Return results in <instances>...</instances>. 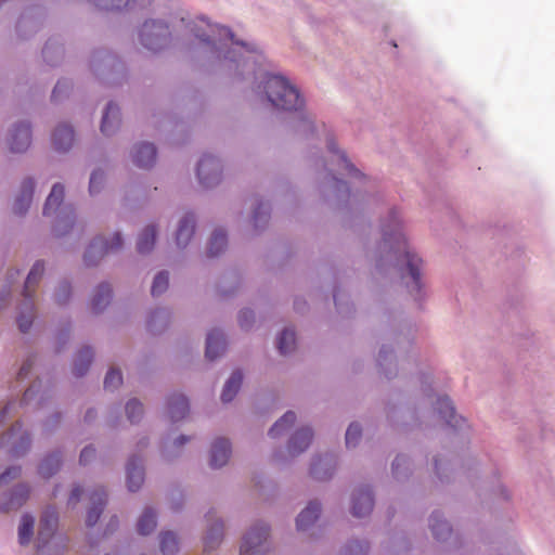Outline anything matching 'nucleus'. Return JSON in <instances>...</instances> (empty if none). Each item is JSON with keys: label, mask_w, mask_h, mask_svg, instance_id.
Instances as JSON below:
<instances>
[{"label": "nucleus", "mask_w": 555, "mask_h": 555, "mask_svg": "<svg viewBox=\"0 0 555 555\" xmlns=\"http://www.w3.org/2000/svg\"><path fill=\"white\" fill-rule=\"evenodd\" d=\"M199 22L201 25L193 24V26L190 27V30L201 40V42L207 46L211 53H216L218 59H221L223 49L227 48L229 43L240 46L248 53H257L258 50L255 44H249L244 41H235L233 33L229 28L212 25L203 18H201Z\"/></svg>", "instance_id": "1"}, {"label": "nucleus", "mask_w": 555, "mask_h": 555, "mask_svg": "<svg viewBox=\"0 0 555 555\" xmlns=\"http://www.w3.org/2000/svg\"><path fill=\"white\" fill-rule=\"evenodd\" d=\"M383 241L385 245H389L395 254L402 257L406 262L410 275L413 280L414 287L421 289V273L420 267L422 260L408 248L406 241L400 229V221L396 211H391L390 224L383 227Z\"/></svg>", "instance_id": "2"}, {"label": "nucleus", "mask_w": 555, "mask_h": 555, "mask_svg": "<svg viewBox=\"0 0 555 555\" xmlns=\"http://www.w3.org/2000/svg\"><path fill=\"white\" fill-rule=\"evenodd\" d=\"M264 91L269 102L279 109L297 111L302 104L299 91L289 81L279 75H268Z\"/></svg>", "instance_id": "3"}, {"label": "nucleus", "mask_w": 555, "mask_h": 555, "mask_svg": "<svg viewBox=\"0 0 555 555\" xmlns=\"http://www.w3.org/2000/svg\"><path fill=\"white\" fill-rule=\"evenodd\" d=\"M43 271H44L43 262L36 261L25 281L23 294H24L25 300L27 301L25 304L26 308L29 310L30 313L28 317L21 314L17 319L18 327H20L21 332H23V333H26L31 326L33 310H34L33 297L36 292V287L42 278Z\"/></svg>", "instance_id": "4"}, {"label": "nucleus", "mask_w": 555, "mask_h": 555, "mask_svg": "<svg viewBox=\"0 0 555 555\" xmlns=\"http://www.w3.org/2000/svg\"><path fill=\"white\" fill-rule=\"evenodd\" d=\"M168 26L157 21H146L139 33L141 43L151 51L162 50L169 41Z\"/></svg>", "instance_id": "5"}, {"label": "nucleus", "mask_w": 555, "mask_h": 555, "mask_svg": "<svg viewBox=\"0 0 555 555\" xmlns=\"http://www.w3.org/2000/svg\"><path fill=\"white\" fill-rule=\"evenodd\" d=\"M121 246L122 240L119 233H115L111 242L104 240L103 237H96L88 246L83 256V261L86 266H94L104 256L119 250Z\"/></svg>", "instance_id": "6"}, {"label": "nucleus", "mask_w": 555, "mask_h": 555, "mask_svg": "<svg viewBox=\"0 0 555 555\" xmlns=\"http://www.w3.org/2000/svg\"><path fill=\"white\" fill-rule=\"evenodd\" d=\"M269 535V528L264 525L253 527L244 537L241 545V555H263V543Z\"/></svg>", "instance_id": "7"}, {"label": "nucleus", "mask_w": 555, "mask_h": 555, "mask_svg": "<svg viewBox=\"0 0 555 555\" xmlns=\"http://www.w3.org/2000/svg\"><path fill=\"white\" fill-rule=\"evenodd\" d=\"M197 177L204 188H212L221 180L220 162L211 155H204L198 162Z\"/></svg>", "instance_id": "8"}, {"label": "nucleus", "mask_w": 555, "mask_h": 555, "mask_svg": "<svg viewBox=\"0 0 555 555\" xmlns=\"http://www.w3.org/2000/svg\"><path fill=\"white\" fill-rule=\"evenodd\" d=\"M30 489L27 485L20 483L0 499V512L10 513L21 508L29 498Z\"/></svg>", "instance_id": "9"}, {"label": "nucleus", "mask_w": 555, "mask_h": 555, "mask_svg": "<svg viewBox=\"0 0 555 555\" xmlns=\"http://www.w3.org/2000/svg\"><path fill=\"white\" fill-rule=\"evenodd\" d=\"M30 142L31 131L28 124H20L12 130L9 139L11 152H25L29 147Z\"/></svg>", "instance_id": "10"}, {"label": "nucleus", "mask_w": 555, "mask_h": 555, "mask_svg": "<svg viewBox=\"0 0 555 555\" xmlns=\"http://www.w3.org/2000/svg\"><path fill=\"white\" fill-rule=\"evenodd\" d=\"M373 505L374 500L371 490L361 488L353 494L351 513L354 517H364L372 512Z\"/></svg>", "instance_id": "11"}, {"label": "nucleus", "mask_w": 555, "mask_h": 555, "mask_svg": "<svg viewBox=\"0 0 555 555\" xmlns=\"http://www.w3.org/2000/svg\"><path fill=\"white\" fill-rule=\"evenodd\" d=\"M56 527L57 514L55 509L49 508L43 513L40 519V528L38 533V550L43 548L46 543H48L49 539L53 535Z\"/></svg>", "instance_id": "12"}, {"label": "nucleus", "mask_w": 555, "mask_h": 555, "mask_svg": "<svg viewBox=\"0 0 555 555\" xmlns=\"http://www.w3.org/2000/svg\"><path fill=\"white\" fill-rule=\"evenodd\" d=\"M231 455V443L228 439H216L211 446L209 464L212 468H219L227 464Z\"/></svg>", "instance_id": "13"}, {"label": "nucleus", "mask_w": 555, "mask_h": 555, "mask_svg": "<svg viewBox=\"0 0 555 555\" xmlns=\"http://www.w3.org/2000/svg\"><path fill=\"white\" fill-rule=\"evenodd\" d=\"M90 501L92 505L88 511L86 522L87 526L92 527L98 522L106 504L107 494L105 490L103 488L94 490L90 494Z\"/></svg>", "instance_id": "14"}, {"label": "nucleus", "mask_w": 555, "mask_h": 555, "mask_svg": "<svg viewBox=\"0 0 555 555\" xmlns=\"http://www.w3.org/2000/svg\"><path fill=\"white\" fill-rule=\"evenodd\" d=\"M21 429H22V425L20 423H16L11 428V430L3 437V439L7 438L8 441L11 442V444H12L11 453L14 456H20V455L25 454V452L30 447V438L27 433H24V434L20 435L18 438H16V431H21ZM0 440H2V438Z\"/></svg>", "instance_id": "15"}, {"label": "nucleus", "mask_w": 555, "mask_h": 555, "mask_svg": "<svg viewBox=\"0 0 555 555\" xmlns=\"http://www.w3.org/2000/svg\"><path fill=\"white\" fill-rule=\"evenodd\" d=\"M133 163L141 168H150L156 160V149L152 143H142L132 152Z\"/></svg>", "instance_id": "16"}, {"label": "nucleus", "mask_w": 555, "mask_h": 555, "mask_svg": "<svg viewBox=\"0 0 555 555\" xmlns=\"http://www.w3.org/2000/svg\"><path fill=\"white\" fill-rule=\"evenodd\" d=\"M35 183L31 179H26L21 186V192L16 197L13 211L16 215H24L30 207L34 195Z\"/></svg>", "instance_id": "17"}, {"label": "nucleus", "mask_w": 555, "mask_h": 555, "mask_svg": "<svg viewBox=\"0 0 555 555\" xmlns=\"http://www.w3.org/2000/svg\"><path fill=\"white\" fill-rule=\"evenodd\" d=\"M120 126V109L114 103H108L101 122V131L105 135H111Z\"/></svg>", "instance_id": "18"}, {"label": "nucleus", "mask_w": 555, "mask_h": 555, "mask_svg": "<svg viewBox=\"0 0 555 555\" xmlns=\"http://www.w3.org/2000/svg\"><path fill=\"white\" fill-rule=\"evenodd\" d=\"M144 481V470L141 461L131 457L127 464V487L129 491L134 492L140 489Z\"/></svg>", "instance_id": "19"}, {"label": "nucleus", "mask_w": 555, "mask_h": 555, "mask_svg": "<svg viewBox=\"0 0 555 555\" xmlns=\"http://www.w3.org/2000/svg\"><path fill=\"white\" fill-rule=\"evenodd\" d=\"M313 433L310 428L297 430L289 440L288 451L292 455H298L304 452L311 443Z\"/></svg>", "instance_id": "20"}, {"label": "nucleus", "mask_w": 555, "mask_h": 555, "mask_svg": "<svg viewBox=\"0 0 555 555\" xmlns=\"http://www.w3.org/2000/svg\"><path fill=\"white\" fill-rule=\"evenodd\" d=\"M189 410V401L183 395H172L168 399V414L172 422L184 418Z\"/></svg>", "instance_id": "21"}, {"label": "nucleus", "mask_w": 555, "mask_h": 555, "mask_svg": "<svg viewBox=\"0 0 555 555\" xmlns=\"http://www.w3.org/2000/svg\"><path fill=\"white\" fill-rule=\"evenodd\" d=\"M52 142L57 151H67L74 142V130L68 125H60L52 134Z\"/></svg>", "instance_id": "22"}, {"label": "nucleus", "mask_w": 555, "mask_h": 555, "mask_svg": "<svg viewBox=\"0 0 555 555\" xmlns=\"http://www.w3.org/2000/svg\"><path fill=\"white\" fill-rule=\"evenodd\" d=\"M225 349L224 337L221 332L214 330L208 333L206 339V358L217 359Z\"/></svg>", "instance_id": "23"}, {"label": "nucleus", "mask_w": 555, "mask_h": 555, "mask_svg": "<svg viewBox=\"0 0 555 555\" xmlns=\"http://www.w3.org/2000/svg\"><path fill=\"white\" fill-rule=\"evenodd\" d=\"M327 149L331 153H333L336 157L337 167L341 173L350 176V177H360L362 173L351 164L344 152L338 151L335 147V142L333 139L327 140Z\"/></svg>", "instance_id": "24"}, {"label": "nucleus", "mask_w": 555, "mask_h": 555, "mask_svg": "<svg viewBox=\"0 0 555 555\" xmlns=\"http://www.w3.org/2000/svg\"><path fill=\"white\" fill-rule=\"evenodd\" d=\"M195 230V219L193 215L184 216L179 224L176 241L180 247H185L192 238Z\"/></svg>", "instance_id": "25"}, {"label": "nucleus", "mask_w": 555, "mask_h": 555, "mask_svg": "<svg viewBox=\"0 0 555 555\" xmlns=\"http://www.w3.org/2000/svg\"><path fill=\"white\" fill-rule=\"evenodd\" d=\"M320 513L321 505L318 502H310L308 506L297 517V529H308L319 518Z\"/></svg>", "instance_id": "26"}, {"label": "nucleus", "mask_w": 555, "mask_h": 555, "mask_svg": "<svg viewBox=\"0 0 555 555\" xmlns=\"http://www.w3.org/2000/svg\"><path fill=\"white\" fill-rule=\"evenodd\" d=\"M436 410L446 420L447 424L452 427H459L460 421L464 422L462 417H457L455 414L454 406L452 405L450 399L448 397H442L437 400Z\"/></svg>", "instance_id": "27"}, {"label": "nucleus", "mask_w": 555, "mask_h": 555, "mask_svg": "<svg viewBox=\"0 0 555 555\" xmlns=\"http://www.w3.org/2000/svg\"><path fill=\"white\" fill-rule=\"evenodd\" d=\"M112 300V288L108 284H101L95 289L91 300V309L94 313L101 312Z\"/></svg>", "instance_id": "28"}, {"label": "nucleus", "mask_w": 555, "mask_h": 555, "mask_svg": "<svg viewBox=\"0 0 555 555\" xmlns=\"http://www.w3.org/2000/svg\"><path fill=\"white\" fill-rule=\"evenodd\" d=\"M64 186L61 183H55L52 186L51 193L48 196L44 207L43 215L50 216L52 212L56 211L63 203L64 198Z\"/></svg>", "instance_id": "29"}, {"label": "nucleus", "mask_w": 555, "mask_h": 555, "mask_svg": "<svg viewBox=\"0 0 555 555\" xmlns=\"http://www.w3.org/2000/svg\"><path fill=\"white\" fill-rule=\"evenodd\" d=\"M242 382H243L242 372L234 371L223 387V390L221 393L222 402L228 403L233 400V398L236 396L237 391L241 388Z\"/></svg>", "instance_id": "30"}, {"label": "nucleus", "mask_w": 555, "mask_h": 555, "mask_svg": "<svg viewBox=\"0 0 555 555\" xmlns=\"http://www.w3.org/2000/svg\"><path fill=\"white\" fill-rule=\"evenodd\" d=\"M93 359V351L91 348L86 347L79 350L74 361L73 373L76 376H82L88 371Z\"/></svg>", "instance_id": "31"}, {"label": "nucleus", "mask_w": 555, "mask_h": 555, "mask_svg": "<svg viewBox=\"0 0 555 555\" xmlns=\"http://www.w3.org/2000/svg\"><path fill=\"white\" fill-rule=\"evenodd\" d=\"M156 238V229L154 225L146 227L142 233L139 235L137 242V250L139 254H147L150 253L155 244Z\"/></svg>", "instance_id": "32"}, {"label": "nucleus", "mask_w": 555, "mask_h": 555, "mask_svg": "<svg viewBox=\"0 0 555 555\" xmlns=\"http://www.w3.org/2000/svg\"><path fill=\"white\" fill-rule=\"evenodd\" d=\"M430 529L437 540H447L452 530L449 524L440 517L438 513H434L430 517Z\"/></svg>", "instance_id": "33"}, {"label": "nucleus", "mask_w": 555, "mask_h": 555, "mask_svg": "<svg viewBox=\"0 0 555 555\" xmlns=\"http://www.w3.org/2000/svg\"><path fill=\"white\" fill-rule=\"evenodd\" d=\"M227 234L222 230H216L209 241L208 244V256L209 257H217L220 255L227 247Z\"/></svg>", "instance_id": "34"}, {"label": "nucleus", "mask_w": 555, "mask_h": 555, "mask_svg": "<svg viewBox=\"0 0 555 555\" xmlns=\"http://www.w3.org/2000/svg\"><path fill=\"white\" fill-rule=\"evenodd\" d=\"M296 421V414L293 411L286 412L279 421L274 423V425L269 430V436L271 438H276L283 435L287 429H289Z\"/></svg>", "instance_id": "35"}, {"label": "nucleus", "mask_w": 555, "mask_h": 555, "mask_svg": "<svg viewBox=\"0 0 555 555\" xmlns=\"http://www.w3.org/2000/svg\"><path fill=\"white\" fill-rule=\"evenodd\" d=\"M61 466V457L57 453L50 454L44 457L39 466V475L43 478L53 476Z\"/></svg>", "instance_id": "36"}, {"label": "nucleus", "mask_w": 555, "mask_h": 555, "mask_svg": "<svg viewBox=\"0 0 555 555\" xmlns=\"http://www.w3.org/2000/svg\"><path fill=\"white\" fill-rule=\"evenodd\" d=\"M35 519L29 514H24L18 527V540L22 545L28 544L34 533Z\"/></svg>", "instance_id": "37"}, {"label": "nucleus", "mask_w": 555, "mask_h": 555, "mask_svg": "<svg viewBox=\"0 0 555 555\" xmlns=\"http://www.w3.org/2000/svg\"><path fill=\"white\" fill-rule=\"evenodd\" d=\"M156 515L151 509H145L138 521V532L142 535L150 534L156 528Z\"/></svg>", "instance_id": "38"}, {"label": "nucleus", "mask_w": 555, "mask_h": 555, "mask_svg": "<svg viewBox=\"0 0 555 555\" xmlns=\"http://www.w3.org/2000/svg\"><path fill=\"white\" fill-rule=\"evenodd\" d=\"M179 550L177 535L171 532H163L160 534V552L163 555H175Z\"/></svg>", "instance_id": "39"}, {"label": "nucleus", "mask_w": 555, "mask_h": 555, "mask_svg": "<svg viewBox=\"0 0 555 555\" xmlns=\"http://www.w3.org/2000/svg\"><path fill=\"white\" fill-rule=\"evenodd\" d=\"M295 332L292 330H284L278 338V349L281 354L289 353L295 347Z\"/></svg>", "instance_id": "40"}, {"label": "nucleus", "mask_w": 555, "mask_h": 555, "mask_svg": "<svg viewBox=\"0 0 555 555\" xmlns=\"http://www.w3.org/2000/svg\"><path fill=\"white\" fill-rule=\"evenodd\" d=\"M222 530H223V525L221 521H216L210 526V528L207 532V535L205 538V548L206 550L214 548L215 545H217L221 541Z\"/></svg>", "instance_id": "41"}, {"label": "nucleus", "mask_w": 555, "mask_h": 555, "mask_svg": "<svg viewBox=\"0 0 555 555\" xmlns=\"http://www.w3.org/2000/svg\"><path fill=\"white\" fill-rule=\"evenodd\" d=\"M127 417L131 423H137L143 415V405L140 401L133 399L126 404Z\"/></svg>", "instance_id": "42"}, {"label": "nucleus", "mask_w": 555, "mask_h": 555, "mask_svg": "<svg viewBox=\"0 0 555 555\" xmlns=\"http://www.w3.org/2000/svg\"><path fill=\"white\" fill-rule=\"evenodd\" d=\"M169 285V276L167 272H159L152 284L151 293L153 296L162 295Z\"/></svg>", "instance_id": "43"}, {"label": "nucleus", "mask_w": 555, "mask_h": 555, "mask_svg": "<svg viewBox=\"0 0 555 555\" xmlns=\"http://www.w3.org/2000/svg\"><path fill=\"white\" fill-rule=\"evenodd\" d=\"M362 436V430L359 424L351 423L346 431V446L348 448L356 447Z\"/></svg>", "instance_id": "44"}, {"label": "nucleus", "mask_w": 555, "mask_h": 555, "mask_svg": "<svg viewBox=\"0 0 555 555\" xmlns=\"http://www.w3.org/2000/svg\"><path fill=\"white\" fill-rule=\"evenodd\" d=\"M323 466H327V459H318L315 462L312 463L310 474L319 480L326 479L331 477L332 472L328 473V469L326 468L324 473H322Z\"/></svg>", "instance_id": "45"}, {"label": "nucleus", "mask_w": 555, "mask_h": 555, "mask_svg": "<svg viewBox=\"0 0 555 555\" xmlns=\"http://www.w3.org/2000/svg\"><path fill=\"white\" fill-rule=\"evenodd\" d=\"M122 384V375L120 371L112 369L107 372L104 379L105 389H116Z\"/></svg>", "instance_id": "46"}, {"label": "nucleus", "mask_w": 555, "mask_h": 555, "mask_svg": "<svg viewBox=\"0 0 555 555\" xmlns=\"http://www.w3.org/2000/svg\"><path fill=\"white\" fill-rule=\"evenodd\" d=\"M95 5L102 10L115 11L126 8L130 0H94Z\"/></svg>", "instance_id": "47"}, {"label": "nucleus", "mask_w": 555, "mask_h": 555, "mask_svg": "<svg viewBox=\"0 0 555 555\" xmlns=\"http://www.w3.org/2000/svg\"><path fill=\"white\" fill-rule=\"evenodd\" d=\"M104 184V175L100 170H94L90 177L89 192L91 195L99 193Z\"/></svg>", "instance_id": "48"}, {"label": "nucleus", "mask_w": 555, "mask_h": 555, "mask_svg": "<svg viewBox=\"0 0 555 555\" xmlns=\"http://www.w3.org/2000/svg\"><path fill=\"white\" fill-rule=\"evenodd\" d=\"M72 225L73 221L68 217H60L57 218V222L55 224V232L57 235H64L68 232V228H72Z\"/></svg>", "instance_id": "49"}, {"label": "nucleus", "mask_w": 555, "mask_h": 555, "mask_svg": "<svg viewBox=\"0 0 555 555\" xmlns=\"http://www.w3.org/2000/svg\"><path fill=\"white\" fill-rule=\"evenodd\" d=\"M21 475L20 467H10L0 475V486L5 485L9 480L15 479Z\"/></svg>", "instance_id": "50"}, {"label": "nucleus", "mask_w": 555, "mask_h": 555, "mask_svg": "<svg viewBox=\"0 0 555 555\" xmlns=\"http://www.w3.org/2000/svg\"><path fill=\"white\" fill-rule=\"evenodd\" d=\"M254 321V312L249 309L242 310L238 314V323L242 328H247Z\"/></svg>", "instance_id": "51"}, {"label": "nucleus", "mask_w": 555, "mask_h": 555, "mask_svg": "<svg viewBox=\"0 0 555 555\" xmlns=\"http://www.w3.org/2000/svg\"><path fill=\"white\" fill-rule=\"evenodd\" d=\"M69 294H70V286L69 284L67 283H63L60 285L55 296H56V301L59 304H64L67 301V299L69 298Z\"/></svg>", "instance_id": "52"}, {"label": "nucleus", "mask_w": 555, "mask_h": 555, "mask_svg": "<svg viewBox=\"0 0 555 555\" xmlns=\"http://www.w3.org/2000/svg\"><path fill=\"white\" fill-rule=\"evenodd\" d=\"M95 453L96 452L93 447H91V446L86 447L80 453V459H79L80 464H82V465L89 464L92 460H94Z\"/></svg>", "instance_id": "53"}, {"label": "nucleus", "mask_w": 555, "mask_h": 555, "mask_svg": "<svg viewBox=\"0 0 555 555\" xmlns=\"http://www.w3.org/2000/svg\"><path fill=\"white\" fill-rule=\"evenodd\" d=\"M82 494V489L80 487H75L72 492H70V495H69V499H68V504H73L75 505L76 503H78V501L80 500V496Z\"/></svg>", "instance_id": "54"}, {"label": "nucleus", "mask_w": 555, "mask_h": 555, "mask_svg": "<svg viewBox=\"0 0 555 555\" xmlns=\"http://www.w3.org/2000/svg\"><path fill=\"white\" fill-rule=\"evenodd\" d=\"M312 129H313L312 121L308 118H304L300 122L298 131L307 132V131H312Z\"/></svg>", "instance_id": "55"}, {"label": "nucleus", "mask_w": 555, "mask_h": 555, "mask_svg": "<svg viewBox=\"0 0 555 555\" xmlns=\"http://www.w3.org/2000/svg\"><path fill=\"white\" fill-rule=\"evenodd\" d=\"M408 460L404 456H397L392 463V469L395 474H398V469L400 466L405 465Z\"/></svg>", "instance_id": "56"}, {"label": "nucleus", "mask_w": 555, "mask_h": 555, "mask_svg": "<svg viewBox=\"0 0 555 555\" xmlns=\"http://www.w3.org/2000/svg\"><path fill=\"white\" fill-rule=\"evenodd\" d=\"M65 89H67V85H66L65 82H61V81H59V82L56 83V86L54 87V89H53L52 98H53V99H56V98L59 96V94H60L63 90H65Z\"/></svg>", "instance_id": "57"}, {"label": "nucleus", "mask_w": 555, "mask_h": 555, "mask_svg": "<svg viewBox=\"0 0 555 555\" xmlns=\"http://www.w3.org/2000/svg\"><path fill=\"white\" fill-rule=\"evenodd\" d=\"M30 369H31V363H30V362H28V361H27V362H25V363L22 365V367H21V370H20V372H18V377H20V378H24V377H26V376L28 375V373L30 372Z\"/></svg>", "instance_id": "58"}, {"label": "nucleus", "mask_w": 555, "mask_h": 555, "mask_svg": "<svg viewBox=\"0 0 555 555\" xmlns=\"http://www.w3.org/2000/svg\"><path fill=\"white\" fill-rule=\"evenodd\" d=\"M254 219L257 222L259 219H263L264 221L268 220L267 214L261 211V205L255 210L254 212Z\"/></svg>", "instance_id": "59"}, {"label": "nucleus", "mask_w": 555, "mask_h": 555, "mask_svg": "<svg viewBox=\"0 0 555 555\" xmlns=\"http://www.w3.org/2000/svg\"><path fill=\"white\" fill-rule=\"evenodd\" d=\"M189 440H190V438H189V437H186V436H180V437L176 440V442H175V443H176L177 446H179V447H180V446H183L184 443H186Z\"/></svg>", "instance_id": "60"}, {"label": "nucleus", "mask_w": 555, "mask_h": 555, "mask_svg": "<svg viewBox=\"0 0 555 555\" xmlns=\"http://www.w3.org/2000/svg\"><path fill=\"white\" fill-rule=\"evenodd\" d=\"M8 411H9V406H4V408L0 409V424L7 417Z\"/></svg>", "instance_id": "61"}, {"label": "nucleus", "mask_w": 555, "mask_h": 555, "mask_svg": "<svg viewBox=\"0 0 555 555\" xmlns=\"http://www.w3.org/2000/svg\"><path fill=\"white\" fill-rule=\"evenodd\" d=\"M231 53H232V51H231V50H228L225 53H223L222 57H223L224 60H230V61H233V62H237V61H236V59H234V57L230 56V54H231Z\"/></svg>", "instance_id": "62"}, {"label": "nucleus", "mask_w": 555, "mask_h": 555, "mask_svg": "<svg viewBox=\"0 0 555 555\" xmlns=\"http://www.w3.org/2000/svg\"><path fill=\"white\" fill-rule=\"evenodd\" d=\"M94 417V414H93V411L89 410L87 413H86V416L85 418L88 421V420H91Z\"/></svg>", "instance_id": "63"}, {"label": "nucleus", "mask_w": 555, "mask_h": 555, "mask_svg": "<svg viewBox=\"0 0 555 555\" xmlns=\"http://www.w3.org/2000/svg\"><path fill=\"white\" fill-rule=\"evenodd\" d=\"M31 393V389H27L24 393V400H27Z\"/></svg>", "instance_id": "64"}]
</instances>
